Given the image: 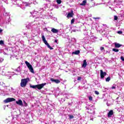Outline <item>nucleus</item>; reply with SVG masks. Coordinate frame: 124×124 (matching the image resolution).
<instances>
[{"label":"nucleus","instance_id":"obj_33","mask_svg":"<svg viewBox=\"0 0 124 124\" xmlns=\"http://www.w3.org/2000/svg\"><path fill=\"white\" fill-rule=\"evenodd\" d=\"M2 29H1L0 28V33H1V32H2Z\"/></svg>","mask_w":124,"mask_h":124},{"label":"nucleus","instance_id":"obj_32","mask_svg":"<svg viewBox=\"0 0 124 124\" xmlns=\"http://www.w3.org/2000/svg\"><path fill=\"white\" fill-rule=\"evenodd\" d=\"M42 39H44L45 38V36H44V35H43L42 36Z\"/></svg>","mask_w":124,"mask_h":124},{"label":"nucleus","instance_id":"obj_7","mask_svg":"<svg viewBox=\"0 0 124 124\" xmlns=\"http://www.w3.org/2000/svg\"><path fill=\"white\" fill-rule=\"evenodd\" d=\"M50 81H51V82H54V83H56V84H60V83H61V81H60V80L55 79L53 78H50Z\"/></svg>","mask_w":124,"mask_h":124},{"label":"nucleus","instance_id":"obj_19","mask_svg":"<svg viewBox=\"0 0 124 124\" xmlns=\"http://www.w3.org/2000/svg\"><path fill=\"white\" fill-rule=\"evenodd\" d=\"M23 103H24V106L25 107H27V106H28V104L27 103V102L25 101V100L23 101Z\"/></svg>","mask_w":124,"mask_h":124},{"label":"nucleus","instance_id":"obj_23","mask_svg":"<svg viewBox=\"0 0 124 124\" xmlns=\"http://www.w3.org/2000/svg\"><path fill=\"white\" fill-rule=\"evenodd\" d=\"M81 79H82V77H78V81H81Z\"/></svg>","mask_w":124,"mask_h":124},{"label":"nucleus","instance_id":"obj_31","mask_svg":"<svg viewBox=\"0 0 124 124\" xmlns=\"http://www.w3.org/2000/svg\"><path fill=\"white\" fill-rule=\"evenodd\" d=\"M111 89H112V90H114V89H116V87L113 86L111 87Z\"/></svg>","mask_w":124,"mask_h":124},{"label":"nucleus","instance_id":"obj_3","mask_svg":"<svg viewBox=\"0 0 124 124\" xmlns=\"http://www.w3.org/2000/svg\"><path fill=\"white\" fill-rule=\"evenodd\" d=\"M16 100L14 98H7L4 100V103H8L9 102H12V101H15Z\"/></svg>","mask_w":124,"mask_h":124},{"label":"nucleus","instance_id":"obj_30","mask_svg":"<svg viewBox=\"0 0 124 124\" xmlns=\"http://www.w3.org/2000/svg\"><path fill=\"white\" fill-rule=\"evenodd\" d=\"M93 19H94V20H98V19H100L99 17H93Z\"/></svg>","mask_w":124,"mask_h":124},{"label":"nucleus","instance_id":"obj_21","mask_svg":"<svg viewBox=\"0 0 124 124\" xmlns=\"http://www.w3.org/2000/svg\"><path fill=\"white\" fill-rule=\"evenodd\" d=\"M112 51H113L114 52H119V49H116V48H113L112 49Z\"/></svg>","mask_w":124,"mask_h":124},{"label":"nucleus","instance_id":"obj_14","mask_svg":"<svg viewBox=\"0 0 124 124\" xmlns=\"http://www.w3.org/2000/svg\"><path fill=\"white\" fill-rule=\"evenodd\" d=\"M87 3V0H84L82 1V3L80 4V5H82V6H84L86 5V4Z\"/></svg>","mask_w":124,"mask_h":124},{"label":"nucleus","instance_id":"obj_26","mask_svg":"<svg viewBox=\"0 0 124 124\" xmlns=\"http://www.w3.org/2000/svg\"><path fill=\"white\" fill-rule=\"evenodd\" d=\"M95 94L98 95V94H99V92H98V91H95Z\"/></svg>","mask_w":124,"mask_h":124},{"label":"nucleus","instance_id":"obj_6","mask_svg":"<svg viewBox=\"0 0 124 124\" xmlns=\"http://www.w3.org/2000/svg\"><path fill=\"white\" fill-rule=\"evenodd\" d=\"M100 77L101 79L104 78V76H106L107 75V73L106 72H103L102 70H100Z\"/></svg>","mask_w":124,"mask_h":124},{"label":"nucleus","instance_id":"obj_24","mask_svg":"<svg viewBox=\"0 0 124 124\" xmlns=\"http://www.w3.org/2000/svg\"><path fill=\"white\" fill-rule=\"evenodd\" d=\"M117 33L119 34H122V33H123V31H118Z\"/></svg>","mask_w":124,"mask_h":124},{"label":"nucleus","instance_id":"obj_22","mask_svg":"<svg viewBox=\"0 0 124 124\" xmlns=\"http://www.w3.org/2000/svg\"><path fill=\"white\" fill-rule=\"evenodd\" d=\"M89 99L90 101H92L93 100V97L92 96H89Z\"/></svg>","mask_w":124,"mask_h":124},{"label":"nucleus","instance_id":"obj_16","mask_svg":"<svg viewBox=\"0 0 124 124\" xmlns=\"http://www.w3.org/2000/svg\"><path fill=\"white\" fill-rule=\"evenodd\" d=\"M30 88H32V89H36L37 88V85H30Z\"/></svg>","mask_w":124,"mask_h":124},{"label":"nucleus","instance_id":"obj_28","mask_svg":"<svg viewBox=\"0 0 124 124\" xmlns=\"http://www.w3.org/2000/svg\"><path fill=\"white\" fill-rule=\"evenodd\" d=\"M100 49L101 51H103V50H104V47L102 46L100 47Z\"/></svg>","mask_w":124,"mask_h":124},{"label":"nucleus","instance_id":"obj_17","mask_svg":"<svg viewBox=\"0 0 124 124\" xmlns=\"http://www.w3.org/2000/svg\"><path fill=\"white\" fill-rule=\"evenodd\" d=\"M110 80H111V78H110V77L107 78L106 79V82H109Z\"/></svg>","mask_w":124,"mask_h":124},{"label":"nucleus","instance_id":"obj_15","mask_svg":"<svg viewBox=\"0 0 124 124\" xmlns=\"http://www.w3.org/2000/svg\"><path fill=\"white\" fill-rule=\"evenodd\" d=\"M72 54H74V55H79L80 54V50H76L75 52H73Z\"/></svg>","mask_w":124,"mask_h":124},{"label":"nucleus","instance_id":"obj_8","mask_svg":"<svg viewBox=\"0 0 124 124\" xmlns=\"http://www.w3.org/2000/svg\"><path fill=\"white\" fill-rule=\"evenodd\" d=\"M113 114H114V112H113V110H110L108 114V118H111L112 116H113Z\"/></svg>","mask_w":124,"mask_h":124},{"label":"nucleus","instance_id":"obj_20","mask_svg":"<svg viewBox=\"0 0 124 124\" xmlns=\"http://www.w3.org/2000/svg\"><path fill=\"white\" fill-rule=\"evenodd\" d=\"M74 22H75V18H73L71 21V24H74Z\"/></svg>","mask_w":124,"mask_h":124},{"label":"nucleus","instance_id":"obj_18","mask_svg":"<svg viewBox=\"0 0 124 124\" xmlns=\"http://www.w3.org/2000/svg\"><path fill=\"white\" fill-rule=\"evenodd\" d=\"M56 2L58 4H61L62 3V0H56Z\"/></svg>","mask_w":124,"mask_h":124},{"label":"nucleus","instance_id":"obj_13","mask_svg":"<svg viewBox=\"0 0 124 124\" xmlns=\"http://www.w3.org/2000/svg\"><path fill=\"white\" fill-rule=\"evenodd\" d=\"M122 46H123V45L119 44V43H115V48H120V47H122Z\"/></svg>","mask_w":124,"mask_h":124},{"label":"nucleus","instance_id":"obj_10","mask_svg":"<svg viewBox=\"0 0 124 124\" xmlns=\"http://www.w3.org/2000/svg\"><path fill=\"white\" fill-rule=\"evenodd\" d=\"M73 11H72L71 13H69L67 16V18H71L73 17Z\"/></svg>","mask_w":124,"mask_h":124},{"label":"nucleus","instance_id":"obj_29","mask_svg":"<svg viewBox=\"0 0 124 124\" xmlns=\"http://www.w3.org/2000/svg\"><path fill=\"white\" fill-rule=\"evenodd\" d=\"M0 44L1 45H2V44H3V41L0 40Z\"/></svg>","mask_w":124,"mask_h":124},{"label":"nucleus","instance_id":"obj_2","mask_svg":"<svg viewBox=\"0 0 124 124\" xmlns=\"http://www.w3.org/2000/svg\"><path fill=\"white\" fill-rule=\"evenodd\" d=\"M25 64H26L27 67L29 68L31 73L34 74V70H33V68H32V66L30 63V62H28V61H26Z\"/></svg>","mask_w":124,"mask_h":124},{"label":"nucleus","instance_id":"obj_12","mask_svg":"<svg viewBox=\"0 0 124 124\" xmlns=\"http://www.w3.org/2000/svg\"><path fill=\"white\" fill-rule=\"evenodd\" d=\"M88 65V64L87 63V60H84L83 61V63L82 64V67H84V68Z\"/></svg>","mask_w":124,"mask_h":124},{"label":"nucleus","instance_id":"obj_1","mask_svg":"<svg viewBox=\"0 0 124 124\" xmlns=\"http://www.w3.org/2000/svg\"><path fill=\"white\" fill-rule=\"evenodd\" d=\"M30 81V78H23L21 79V81L20 83V86L22 88H25L26 86H27V84Z\"/></svg>","mask_w":124,"mask_h":124},{"label":"nucleus","instance_id":"obj_11","mask_svg":"<svg viewBox=\"0 0 124 124\" xmlns=\"http://www.w3.org/2000/svg\"><path fill=\"white\" fill-rule=\"evenodd\" d=\"M51 31L52 32H53V33H58V32H59V30L55 28H52L51 29Z\"/></svg>","mask_w":124,"mask_h":124},{"label":"nucleus","instance_id":"obj_4","mask_svg":"<svg viewBox=\"0 0 124 124\" xmlns=\"http://www.w3.org/2000/svg\"><path fill=\"white\" fill-rule=\"evenodd\" d=\"M43 41L44 42V43H45V44L46 45V46H47V47L49 48V49H50V50H53L54 48L53 47H52L51 46H50V45H49V44L48 43V42H47V41L46 40V39H43Z\"/></svg>","mask_w":124,"mask_h":124},{"label":"nucleus","instance_id":"obj_34","mask_svg":"<svg viewBox=\"0 0 124 124\" xmlns=\"http://www.w3.org/2000/svg\"><path fill=\"white\" fill-rule=\"evenodd\" d=\"M55 43H58V40H55Z\"/></svg>","mask_w":124,"mask_h":124},{"label":"nucleus","instance_id":"obj_27","mask_svg":"<svg viewBox=\"0 0 124 124\" xmlns=\"http://www.w3.org/2000/svg\"><path fill=\"white\" fill-rule=\"evenodd\" d=\"M74 116L73 115H69V119H73Z\"/></svg>","mask_w":124,"mask_h":124},{"label":"nucleus","instance_id":"obj_25","mask_svg":"<svg viewBox=\"0 0 124 124\" xmlns=\"http://www.w3.org/2000/svg\"><path fill=\"white\" fill-rule=\"evenodd\" d=\"M114 20H115L116 21L118 20V16H114Z\"/></svg>","mask_w":124,"mask_h":124},{"label":"nucleus","instance_id":"obj_9","mask_svg":"<svg viewBox=\"0 0 124 124\" xmlns=\"http://www.w3.org/2000/svg\"><path fill=\"white\" fill-rule=\"evenodd\" d=\"M16 104H17L19 106H23V101H22V100H18V101H16Z\"/></svg>","mask_w":124,"mask_h":124},{"label":"nucleus","instance_id":"obj_5","mask_svg":"<svg viewBox=\"0 0 124 124\" xmlns=\"http://www.w3.org/2000/svg\"><path fill=\"white\" fill-rule=\"evenodd\" d=\"M46 83H44L41 84H37V89H38V90H41V89H43L44 86H46Z\"/></svg>","mask_w":124,"mask_h":124}]
</instances>
